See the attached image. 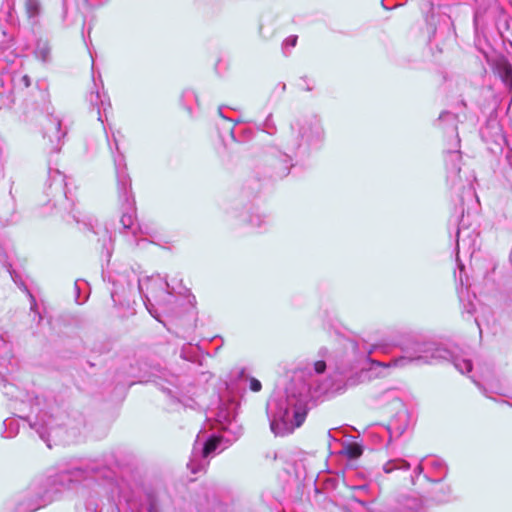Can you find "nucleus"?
I'll return each mask as SVG.
<instances>
[{
	"instance_id": "f3484780",
	"label": "nucleus",
	"mask_w": 512,
	"mask_h": 512,
	"mask_svg": "<svg viewBox=\"0 0 512 512\" xmlns=\"http://www.w3.org/2000/svg\"><path fill=\"white\" fill-rule=\"evenodd\" d=\"M360 454H361V451L359 448L355 447V448L350 449V455L352 457H358Z\"/></svg>"
},
{
	"instance_id": "6ab92c4d",
	"label": "nucleus",
	"mask_w": 512,
	"mask_h": 512,
	"mask_svg": "<svg viewBox=\"0 0 512 512\" xmlns=\"http://www.w3.org/2000/svg\"><path fill=\"white\" fill-rule=\"evenodd\" d=\"M423 471V465L422 463H420L416 468H415V473H417V475L421 474Z\"/></svg>"
},
{
	"instance_id": "423d86ee",
	"label": "nucleus",
	"mask_w": 512,
	"mask_h": 512,
	"mask_svg": "<svg viewBox=\"0 0 512 512\" xmlns=\"http://www.w3.org/2000/svg\"><path fill=\"white\" fill-rule=\"evenodd\" d=\"M25 10L29 18H34L40 13L39 0H25Z\"/></svg>"
},
{
	"instance_id": "6e6552de",
	"label": "nucleus",
	"mask_w": 512,
	"mask_h": 512,
	"mask_svg": "<svg viewBox=\"0 0 512 512\" xmlns=\"http://www.w3.org/2000/svg\"><path fill=\"white\" fill-rule=\"evenodd\" d=\"M35 55L37 58L41 59L43 62H46L50 58V47L47 43H38Z\"/></svg>"
},
{
	"instance_id": "aec40b11",
	"label": "nucleus",
	"mask_w": 512,
	"mask_h": 512,
	"mask_svg": "<svg viewBox=\"0 0 512 512\" xmlns=\"http://www.w3.org/2000/svg\"><path fill=\"white\" fill-rule=\"evenodd\" d=\"M10 275H11V278L14 280L15 283H17V280H16V275L14 273V271H11L10 269H8Z\"/></svg>"
},
{
	"instance_id": "9d476101",
	"label": "nucleus",
	"mask_w": 512,
	"mask_h": 512,
	"mask_svg": "<svg viewBox=\"0 0 512 512\" xmlns=\"http://www.w3.org/2000/svg\"><path fill=\"white\" fill-rule=\"evenodd\" d=\"M39 436L41 439H43L45 442H49V437L51 435V428H49V424L46 422H43V424L36 428Z\"/></svg>"
},
{
	"instance_id": "4468645a",
	"label": "nucleus",
	"mask_w": 512,
	"mask_h": 512,
	"mask_svg": "<svg viewBox=\"0 0 512 512\" xmlns=\"http://www.w3.org/2000/svg\"><path fill=\"white\" fill-rule=\"evenodd\" d=\"M261 383L259 380L255 379V378H252L250 380V389L254 392H258L261 390Z\"/></svg>"
},
{
	"instance_id": "f8f14e48",
	"label": "nucleus",
	"mask_w": 512,
	"mask_h": 512,
	"mask_svg": "<svg viewBox=\"0 0 512 512\" xmlns=\"http://www.w3.org/2000/svg\"><path fill=\"white\" fill-rule=\"evenodd\" d=\"M198 456L194 453L193 454V458L190 460V462L188 463V468L191 470V472L193 474H196L197 472H199L202 468H203V465L202 464H197L196 463V458Z\"/></svg>"
},
{
	"instance_id": "b1692460",
	"label": "nucleus",
	"mask_w": 512,
	"mask_h": 512,
	"mask_svg": "<svg viewBox=\"0 0 512 512\" xmlns=\"http://www.w3.org/2000/svg\"><path fill=\"white\" fill-rule=\"evenodd\" d=\"M98 115H99L98 120H100L101 122H103V120L101 119L100 109H98Z\"/></svg>"
},
{
	"instance_id": "f257e3e1",
	"label": "nucleus",
	"mask_w": 512,
	"mask_h": 512,
	"mask_svg": "<svg viewBox=\"0 0 512 512\" xmlns=\"http://www.w3.org/2000/svg\"><path fill=\"white\" fill-rule=\"evenodd\" d=\"M307 416L305 399L296 395H288L277 403L276 411L270 420L271 431L276 436H286L300 427Z\"/></svg>"
},
{
	"instance_id": "9b49d317",
	"label": "nucleus",
	"mask_w": 512,
	"mask_h": 512,
	"mask_svg": "<svg viewBox=\"0 0 512 512\" xmlns=\"http://www.w3.org/2000/svg\"><path fill=\"white\" fill-rule=\"evenodd\" d=\"M123 228L129 229L133 226L134 223V215L133 213H124L120 220Z\"/></svg>"
},
{
	"instance_id": "a211bd4d",
	"label": "nucleus",
	"mask_w": 512,
	"mask_h": 512,
	"mask_svg": "<svg viewBox=\"0 0 512 512\" xmlns=\"http://www.w3.org/2000/svg\"><path fill=\"white\" fill-rule=\"evenodd\" d=\"M70 474H71V473H69V472H65V473L60 474V476H59V477L61 478L62 482H63L64 480H69V481L71 482V481H72V479L70 478Z\"/></svg>"
},
{
	"instance_id": "ddd939ff",
	"label": "nucleus",
	"mask_w": 512,
	"mask_h": 512,
	"mask_svg": "<svg viewBox=\"0 0 512 512\" xmlns=\"http://www.w3.org/2000/svg\"><path fill=\"white\" fill-rule=\"evenodd\" d=\"M326 369V363L324 361H317L314 363V370L317 374H321Z\"/></svg>"
},
{
	"instance_id": "7ed1b4c3",
	"label": "nucleus",
	"mask_w": 512,
	"mask_h": 512,
	"mask_svg": "<svg viewBox=\"0 0 512 512\" xmlns=\"http://www.w3.org/2000/svg\"><path fill=\"white\" fill-rule=\"evenodd\" d=\"M145 285L147 291L146 299L149 303L151 302V300H154L156 302L159 301L160 297L158 295L157 288L160 289V293H168V283L159 277L148 279Z\"/></svg>"
},
{
	"instance_id": "c85d7f7f",
	"label": "nucleus",
	"mask_w": 512,
	"mask_h": 512,
	"mask_svg": "<svg viewBox=\"0 0 512 512\" xmlns=\"http://www.w3.org/2000/svg\"><path fill=\"white\" fill-rule=\"evenodd\" d=\"M75 289H79L77 282L75 283Z\"/></svg>"
},
{
	"instance_id": "a878e982",
	"label": "nucleus",
	"mask_w": 512,
	"mask_h": 512,
	"mask_svg": "<svg viewBox=\"0 0 512 512\" xmlns=\"http://www.w3.org/2000/svg\"><path fill=\"white\" fill-rule=\"evenodd\" d=\"M145 306H146L147 310H150L148 303H145Z\"/></svg>"
},
{
	"instance_id": "1a4fd4ad",
	"label": "nucleus",
	"mask_w": 512,
	"mask_h": 512,
	"mask_svg": "<svg viewBox=\"0 0 512 512\" xmlns=\"http://www.w3.org/2000/svg\"><path fill=\"white\" fill-rule=\"evenodd\" d=\"M454 366L461 373H469L472 371V362L468 359H455Z\"/></svg>"
},
{
	"instance_id": "dca6fc26",
	"label": "nucleus",
	"mask_w": 512,
	"mask_h": 512,
	"mask_svg": "<svg viewBox=\"0 0 512 512\" xmlns=\"http://www.w3.org/2000/svg\"><path fill=\"white\" fill-rule=\"evenodd\" d=\"M60 127H61V122L59 120H56L55 123H54V129L56 131V138L57 139H60Z\"/></svg>"
},
{
	"instance_id": "4be33fe9",
	"label": "nucleus",
	"mask_w": 512,
	"mask_h": 512,
	"mask_svg": "<svg viewBox=\"0 0 512 512\" xmlns=\"http://www.w3.org/2000/svg\"><path fill=\"white\" fill-rule=\"evenodd\" d=\"M93 98H94V95L92 94V95H91V99H90V100H91V102H93V101H94V99H93ZM95 98H97V99H99V98H100V95H99V93H98V92L96 93Z\"/></svg>"
},
{
	"instance_id": "20e7f679",
	"label": "nucleus",
	"mask_w": 512,
	"mask_h": 512,
	"mask_svg": "<svg viewBox=\"0 0 512 512\" xmlns=\"http://www.w3.org/2000/svg\"><path fill=\"white\" fill-rule=\"evenodd\" d=\"M495 71L505 85L512 90V64L506 58H499L495 61Z\"/></svg>"
},
{
	"instance_id": "cd10ccee",
	"label": "nucleus",
	"mask_w": 512,
	"mask_h": 512,
	"mask_svg": "<svg viewBox=\"0 0 512 512\" xmlns=\"http://www.w3.org/2000/svg\"><path fill=\"white\" fill-rule=\"evenodd\" d=\"M145 306H146L147 310H150L148 303H145Z\"/></svg>"
},
{
	"instance_id": "bb28decb",
	"label": "nucleus",
	"mask_w": 512,
	"mask_h": 512,
	"mask_svg": "<svg viewBox=\"0 0 512 512\" xmlns=\"http://www.w3.org/2000/svg\"><path fill=\"white\" fill-rule=\"evenodd\" d=\"M145 306H146L147 310H150L148 303H145Z\"/></svg>"
},
{
	"instance_id": "412c9836",
	"label": "nucleus",
	"mask_w": 512,
	"mask_h": 512,
	"mask_svg": "<svg viewBox=\"0 0 512 512\" xmlns=\"http://www.w3.org/2000/svg\"><path fill=\"white\" fill-rule=\"evenodd\" d=\"M23 80H24V82H25V85H26V86H29V85H30V83H29V77H28V76H24V77H23Z\"/></svg>"
},
{
	"instance_id": "393cba45",
	"label": "nucleus",
	"mask_w": 512,
	"mask_h": 512,
	"mask_svg": "<svg viewBox=\"0 0 512 512\" xmlns=\"http://www.w3.org/2000/svg\"><path fill=\"white\" fill-rule=\"evenodd\" d=\"M446 115H450V114L449 113H443V114L440 115V118H443Z\"/></svg>"
},
{
	"instance_id": "5701e85b",
	"label": "nucleus",
	"mask_w": 512,
	"mask_h": 512,
	"mask_svg": "<svg viewBox=\"0 0 512 512\" xmlns=\"http://www.w3.org/2000/svg\"><path fill=\"white\" fill-rule=\"evenodd\" d=\"M101 106L103 107V110L105 111V110H106V108H105V103H104V101H103V100H101Z\"/></svg>"
},
{
	"instance_id": "f03ea898",
	"label": "nucleus",
	"mask_w": 512,
	"mask_h": 512,
	"mask_svg": "<svg viewBox=\"0 0 512 512\" xmlns=\"http://www.w3.org/2000/svg\"><path fill=\"white\" fill-rule=\"evenodd\" d=\"M417 355L414 357L402 356L394 359L388 364H382L383 366H394V367H404L408 363L412 361H422L424 363H432L437 360H447L450 358L451 354L447 349L436 346L432 343L421 344L417 346L416 349Z\"/></svg>"
},
{
	"instance_id": "0eeeda50",
	"label": "nucleus",
	"mask_w": 512,
	"mask_h": 512,
	"mask_svg": "<svg viewBox=\"0 0 512 512\" xmlns=\"http://www.w3.org/2000/svg\"><path fill=\"white\" fill-rule=\"evenodd\" d=\"M220 442V439L218 437H210L204 444L201 452V457H207L210 453L214 452L218 444Z\"/></svg>"
},
{
	"instance_id": "2eb2a0df",
	"label": "nucleus",
	"mask_w": 512,
	"mask_h": 512,
	"mask_svg": "<svg viewBox=\"0 0 512 512\" xmlns=\"http://www.w3.org/2000/svg\"><path fill=\"white\" fill-rule=\"evenodd\" d=\"M296 42H297V36H290L285 40L284 44H285V46L294 47L296 45Z\"/></svg>"
},
{
	"instance_id": "39448f33",
	"label": "nucleus",
	"mask_w": 512,
	"mask_h": 512,
	"mask_svg": "<svg viewBox=\"0 0 512 512\" xmlns=\"http://www.w3.org/2000/svg\"><path fill=\"white\" fill-rule=\"evenodd\" d=\"M410 464L404 459H394L384 464L383 470L385 473H391L395 470H408Z\"/></svg>"
}]
</instances>
